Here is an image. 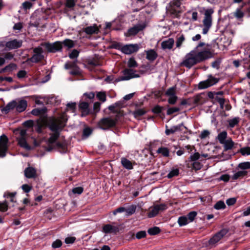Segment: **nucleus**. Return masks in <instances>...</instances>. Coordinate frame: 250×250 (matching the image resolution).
Listing matches in <instances>:
<instances>
[{"mask_svg":"<svg viewBox=\"0 0 250 250\" xmlns=\"http://www.w3.org/2000/svg\"><path fill=\"white\" fill-rule=\"evenodd\" d=\"M205 45V43L200 42L193 50L186 55L181 63L182 65L190 68L197 63L211 58V52Z\"/></svg>","mask_w":250,"mask_h":250,"instance_id":"1","label":"nucleus"},{"mask_svg":"<svg viewBox=\"0 0 250 250\" xmlns=\"http://www.w3.org/2000/svg\"><path fill=\"white\" fill-rule=\"evenodd\" d=\"M66 120L64 114L60 118L54 117L49 118V128L53 132L49 140L51 143H53L57 140L59 136V131L65 125Z\"/></svg>","mask_w":250,"mask_h":250,"instance_id":"2","label":"nucleus"},{"mask_svg":"<svg viewBox=\"0 0 250 250\" xmlns=\"http://www.w3.org/2000/svg\"><path fill=\"white\" fill-rule=\"evenodd\" d=\"M27 106V102L21 98L16 99L8 103L3 108L2 111L7 114L10 111L15 109L16 111L21 113L25 111Z\"/></svg>","mask_w":250,"mask_h":250,"instance_id":"3","label":"nucleus"},{"mask_svg":"<svg viewBox=\"0 0 250 250\" xmlns=\"http://www.w3.org/2000/svg\"><path fill=\"white\" fill-rule=\"evenodd\" d=\"M213 12L214 11L211 8L207 9L205 11V16L203 21V28L202 31V33L204 35L208 33L212 26V15Z\"/></svg>","mask_w":250,"mask_h":250,"instance_id":"4","label":"nucleus"},{"mask_svg":"<svg viewBox=\"0 0 250 250\" xmlns=\"http://www.w3.org/2000/svg\"><path fill=\"white\" fill-rule=\"evenodd\" d=\"M33 51V55L31 58L27 60V62H31L33 63H38L43 60L44 56L43 54V51L41 44L40 46L34 48Z\"/></svg>","mask_w":250,"mask_h":250,"instance_id":"5","label":"nucleus"},{"mask_svg":"<svg viewBox=\"0 0 250 250\" xmlns=\"http://www.w3.org/2000/svg\"><path fill=\"white\" fill-rule=\"evenodd\" d=\"M136 71L132 69H125L123 71V75L116 79V82L128 81L133 78L140 77V75L136 73Z\"/></svg>","mask_w":250,"mask_h":250,"instance_id":"6","label":"nucleus"},{"mask_svg":"<svg viewBox=\"0 0 250 250\" xmlns=\"http://www.w3.org/2000/svg\"><path fill=\"white\" fill-rule=\"evenodd\" d=\"M41 46L45 47L48 52L55 53L62 50V45L60 42H56L54 43L43 42L41 43Z\"/></svg>","mask_w":250,"mask_h":250,"instance_id":"7","label":"nucleus"},{"mask_svg":"<svg viewBox=\"0 0 250 250\" xmlns=\"http://www.w3.org/2000/svg\"><path fill=\"white\" fill-rule=\"evenodd\" d=\"M165 95L168 97L167 102L169 104L173 105L176 103L178 97L176 95L175 86L168 88L166 91Z\"/></svg>","mask_w":250,"mask_h":250,"instance_id":"8","label":"nucleus"},{"mask_svg":"<svg viewBox=\"0 0 250 250\" xmlns=\"http://www.w3.org/2000/svg\"><path fill=\"white\" fill-rule=\"evenodd\" d=\"M116 125V121L110 118L102 119L99 122L98 125L102 129L105 130Z\"/></svg>","mask_w":250,"mask_h":250,"instance_id":"9","label":"nucleus"},{"mask_svg":"<svg viewBox=\"0 0 250 250\" xmlns=\"http://www.w3.org/2000/svg\"><path fill=\"white\" fill-rule=\"evenodd\" d=\"M218 81L216 78L210 75L206 80L199 83L198 84V88L200 89L207 88L216 84L217 83Z\"/></svg>","mask_w":250,"mask_h":250,"instance_id":"10","label":"nucleus"},{"mask_svg":"<svg viewBox=\"0 0 250 250\" xmlns=\"http://www.w3.org/2000/svg\"><path fill=\"white\" fill-rule=\"evenodd\" d=\"M8 138L4 134L0 136V157H4L6 155L8 148Z\"/></svg>","mask_w":250,"mask_h":250,"instance_id":"11","label":"nucleus"},{"mask_svg":"<svg viewBox=\"0 0 250 250\" xmlns=\"http://www.w3.org/2000/svg\"><path fill=\"white\" fill-rule=\"evenodd\" d=\"M228 231L226 229H223L216 233L212 238L208 241L209 245H215L218 242H219L226 234Z\"/></svg>","mask_w":250,"mask_h":250,"instance_id":"12","label":"nucleus"},{"mask_svg":"<svg viewBox=\"0 0 250 250\" xmlns=\"http://www.w3.org/2000/svg\"><path fill=\"white\" fill-rule=\"evenodd\" d=\"M139 48V45L137 44H126L122 47L121 51L125 54H131L136 52Z\"/></svg>","mask_w":250,"mask_h":250,"instance_id":"13","label":"nucleus"},{"mask_svg":"<svg viewBox=\"0 0 250 250\" xmlns=\"http://www.w3.org/2000/svg\"><path fill=\"white\" fill-rule=\"evenodd\" d=\"M22 41L14 39L6 42L5 46L9 50L15 49L20 48L22 45Z\"/></svg>","mask_w":250,"mask_h":250,"instance_id":"14","label":"nucleus"},{"mask_svg":"<svg viewBox=\"0 0 250 250\" xmlns=\"http://www.w3.org/2000/svg\"><path fill=\"white\" fill-rule=\"evenodd\" d=\"M21 137L18 139V144L20 146L25 148L26 150H30L31 147L28 145L25 138V131L22 130L21 131Z\"/></svg>","mask_w":250,"mask_h":250,"instance_id":"15","label":"nucleus"},{"mask_svg":"<svg viewBox=\"0 0 250 250\" xmlns=\"http://www.w3.org/2000/svg\"><path fill=\"white\" fill-rule=\"evenodd\" d=\"M119 231L118 226H113L111 224H106L103 227V231L105 233L116 234Z\"/></svg>","mask_w":250,"mask_h":250,"instance_id":"16","label":"nucleus"},{"mask_svg":"<svg viewBox=\"0 0 250 250\" xmlns=\"http://www.w3.org/2000/svg\"><path fill=\"white\" fill-rule=\"evenodd\" d=\"M83 31L87 35L97 34L99 32V28L96 24L83 28Z\"/></svg>","mask_w":250,"mask_h":250,"instance_id":"17","label":"nucleus"},{"mask_svg":"<svg viewBox=\"0 0 250 250\" xmlns=\"http://www.w3.org/2000/svg\"><path fill=\"white\" fill-rule=\"evenodd\" d=\"M46 126L49 127V119H42L38 122L37 125L35 126V129L37 132L40 133L42 132V127Z\"/></svg>","mask_w":250,"mask_h":250,"instance_id":"18","label":"nucleus"},{"mask_svg":"<svg viewBox=\"0 0 250 250\" xmlns=\"http://www.w3.org/2000/svg\"><path fill=\"white\" fill-rule=\"evenodd\" d=\"M145 28L144 24H137L128 30V34L129 36L135 35L139 32Z\"/></svg>","mask_w":250,"mask_h":250,"instance_id":"19","label":"nucleus"},{"mask_svg":"<svg viewBox=\"0 0 250 250\" xmlns=\"http://www.w3.org/2000/svg\"><path fill=\"white\" fill-rule=\"evenodd\" d=\"M145 52L146 54V59L150 62L154 61L158 57L157 52L154 49L145 50Z\"/></svg>","mask_w":250,"mask_h":250,"instance_id":"20","label":"nucleus"},{"mask_svg":"<svg viewBox=\"0 0 250 250\" xmlns=\"http://www.w3.org/2000/svg\"><path fill=\"white\" fill-rule=\"evenodd\" d=\"M174 41L172 38H169L167 40L163 41L161 43L162 48L163 49H170L172 48Z\"/></svg>","mask_w":250,"mask_h":250,"instance_id":"21","label":"nucleus"},{"mask_svg":"<svg viewBox=\"0 0 250 250\" xmlns=\"http://www.w3.org/2000/svg\"><path fill=\"white\" fill-rule=\"evenodd\" d=\"M222 145H223L224 151H227L233 148L234 146V143L231 138H229Z\"/></svg>","mask_w":250,"mask_h":250,"instance_id":"22","label":"nucleus"},{"mask_svg":"<svg viewBox=\"0 0 250 250\" xmlns=\"http://www.w3.org/2000/svg\"><path fill=\"white\" fill-rule=\"evenodd\" d=\"M36 170L32 167H28L24 170V175L28 178H33L36 176Z\"/></svg>","mask_w":250,"mask_h":250,"instance_id":"23","label":"nucleus"},{"mask_svg":"<svg viewBox=\"0 0 250 250\" xmlns=\"http://www.w3.org/2000/svg\"><path fill=\"white\" fill-rule=\"evenodd\" d=\"M183 126V124H180L177 125L172 126L169 129H167L166 130L165 133L167 135H169L170 134L174 133L175 132L179 131L181 130V128Z\"/></svg>","mask_w":250,"mask_h":250,"instance_id":"24","label":"nucleus"},{"mask_svg":"<svg viewBox=\"0 0 250 250\" xmlns=\"http://www.w3.org/2000/svg\"><path fill=\"white\" fill-rule=\"evenodd\" d=\"M121 162L122 166L128 170L133 169V167L132 162L128 160V159H127L126 158L124 157L121 158Z\"/></svg>","mask_w":250,"mask_h":250,"instance_id":"25","label":"nucleus"},{"mask_svg":"<svg viewBox=\"0 0 250 250\" xmlns=\"http://www.w3.org/2000/svg\"><path fill=\"white\" fill-rule=\"evenodd\" d=\"M158 154H160L162 156L165 157H168L169 155V150L168 148L166 147H160L156 151Z\"/></svg>","mask_w":250,"mask_h":250,"instance_id":"26","label":"nucleus"},{"mask_svg":"<svg viewBox=\"0 0 250 250\" xmlns=\"http://www.w3.org/2000/svg\"><path fill=\"white\" fill-rule=\"evenodd\" d=\"M228 133L226 131H223L219 133L217 137L220 144H222L227 140Z\"/></svg>","mask_w":250,"mask_h":250,"instance_id":"27","label":"nucleus"},{"mask_svg":"<svg viewBox=\"0 0 250 250\" xmlns=\"http://www.w3.org/2000/svg\"><path fill=\"white\" fill-rule=\"evenodd\" d=\"M223 94V92L222 91L217 92L215 93L216 96L214 98L215 100L219 104L221 108H223L224 107L225 99L223 98L219 97L218 95H222Z\"/></svg>","mask_w":250,"mask_h":250,"instance_id":"28","label":"nucleus"},{"mask_svg":"<svg viewBox=\"0 0 250 250\" xmlns=\"http://www.w3.org/2000/svg\"><path fill=\"white\" fill-rule=\"evenodd\" d=\"M248 172L246 170H241L235 173L232 176L233 180H237L240 178H242L247 175Z\"/></svg>","mask_w":250,"mask_h":250,"instance_id":"29","label":"nucleus"},{"mask_svg":"<svg viewBox=\"0 0 250 250\" xmlns=\"http://www.w3.org/2000/svg\"><path fill=\"white\" fill-rule=\"evenodd\" d=\"M88 104L87 102H81L79 104V107L83 110L82 113V116H83L84 114H87L88 111Z\"/></svg>","mask_w":250,"mask_h":250,"instance_id":"30","label":"nucleus"},{"mask_svg":"<svg viewBox=\"0 0 250 250\" xmlns=\"http://www.w3.org/2000/svg\"><path fill=\"white\" fill-rule=\"evenodd\" d=\"M149 212L148 213V217L149 218H153L156 216L159 213L155 205L149 208Z\"/></svg>","mask_w":250,"mask_h":250,"instance_id":"31","label":"nucleus"},{"mask_svg":"<svg viewBox=\"0 0 250 250\" xmlns=\"http://www.w3.org/2000/svg\"><path fill=\"white\" fill-rule=\"evenodd\" d=\"M17 65L15 63H11L9 64V65L6 66L4 68H2L1 70L0 71V72H4L6 71H12L16 69L17 68Z\"/></svg>","mask_w":250,"mask_h":250,"instance_id":"32","label":"nucleus"},{"mask_svg":"<svg viewBox=\"0 0 250 250\" xmlns=\"http://www.w3.org/2000/svg\"><path fill=\"white\" fill-rule=\"evenodd\" d=\"M77 60H76V61H74L73 62H68L65 63L64 68L66 69H68L70 68L72 69V68H76V67H78L77 66Z\"/></svg>","mask_w":250,"mask_h":250,"instance_id":"33","label":"nucleus"},{"mask_svg":"<svg viewBox=\"0 0 250 250\" xmlns=\"http://www.w3.org/2000/svg\"><path fill=\"white\" fill-rule=\"evenodd\" d=\"M228 122L229 123V126L231 128H233L239 123V118L235 117L232 119L228 120Z\"/></svg>","mask_w":250,"mask_h":250,"instance_id":"34","label":"nucleus"},{"mask_svg":"<svg viewBox=\"0 0 250 250\" xmlns=\"http://www.w3.org/2000/svg\"><path fill=\"white\" fill-rule=\"evenodd\" d=\"M136 209V206L131 205V206H129L127 208H125V211L126 212V215L127 216H129V215L133 214V213H135Z\"/></svg>","mask_w":250,"mask_h":250,"instance_id":"35","label":"nucleus"},{"mask_svg":"<svg viewBox=\"0 0 250 250\" xmlns=\"http://www.w3.org/2000/svg\"><path fill=\"white\" fill-rule=\"evenodd\" d=\"M96 96L98 100H99L103 103L105 102L106 100V93L105 92H98L97 93Z\"/></svg>","mask_w":250,"mask_h":250,"instance_id":"36","label":"nucleus"},{"mask_svg":"<svg viewBox=\"0 0 250 250\" xmlns=\"http://www.w3.org/2000/svg\"><path fill=\"white\" fill-rule=\"evenodd\" d=\"M179 174V170L178 168H173L172 169L167 175V177L170 179L173 177L177 176Z\"/></svg>","mask_w":250,"mask_h":250,"instance_id":"37","label":"nucleus"},{"mask_svg":"<svg viewBox=\"0 0 250 250\" xmlns=\"http://www.w3.org/2000/svg\"><path fill=\"white\" fill-rule=\"evenodd\" d=\"M238 167L243 170L250 169V162H245L241 163L238 165Z\"/></svg>","mask_w":250,"mask_h":250,"instance_id":"38","label":"nucleus"},{"mask_svg":"<svg viewBox=\"0 0 250 250\" xmlns=\"http://www.w3.org/2000/svg\"><path fill=\"white\" fill-rule=\"evenodd\" d=\"M178 222L180 226H183L188 224L189 221L186 216H181L179 218Z\"/></svg>","mask_w":250,"mask_h":250,"instance_id":"39","label":"nucleus"},{"mask_svg":"<svg viewBox=\"0 0 250 250\" xmlns=\"http://www.w3.org/2000/svg\"><path fill=\"white\" fill-rule=\"evenodd\" d=\"M239 152L241 153L243 156L250 155V147H244L240 149Z\"/></svg>","mask_w":250,"mask_h":250,"instance_id":"40","label":"nucleus"},{"mask_svg":"<svg viewBox=\"0 0 250 250\" xmlns=\"http://www.w3.org/2000/svg\"><path fill=\"white\" fill-rule=\"evenodd\" d=\"M160 232V229L157 227L150 228L148 230V233L151 235H156Z\"/></svg>","mask_w":250,"mask_h":250,"instance_id":"41","label":"nucleus"},{"mask_svg":"<svg viewBox=\"0 0 250 250\" xmlns=\"http://www.w3.org/2000/svg\"><path fill=\"white\" fill-rule=\"evenodd\" d=\"M180 108L178 107H171L167 108V115H170L175 112L179 111Z\"/></svg>","mask_w":250,"mask_h":250,"instance_id":"42","label":"nucleus"},{"mask_svg":"<svg viewBox=\"0 0 250 250\" xmlns=\"http://www.w3.org/2000/svg\"><path fill=\"white\" fill-rule=\"evenodd\" d=\"M214 208L218 210L224 209L226 208V205L224 201H219L214 205Z\"/></svg>","mask_w":250,"mask_h":250,"instance_id":"43","label":"nucleus"},{"mask_svg":"<svg viewBox=\"0 0 250 250\" xmlns=\"http://www.w3.org/2000/svg\"><path fill=\"white\" fill-rule=\"evenodd\" d=\"M234 16L238 19L242 18L244 16V13L241 11V8H237L234 13Z\"/></svg>","mask_w":250,"mask_h":250,"instance_id":"44","label":"nucleus"},{"mask_svg":"<svg viewBox=\"0 0 250 250\" xmlns=\"http://www.w3.org/2000/svg\"><path fill=\"white\" fill-rule=\"evenodd\" d=\"M145 113H146V111L144 110H143L142 109H139L136 110L134 112V116L135 118H138L143 116Z\"/></svg>","mask_w":250,"mask_h":250,"instance_id":"45","label":"nucleus"},{"mask_svg":"<svg viewBox=\"0 0 250 250\" xmlns=\"http://www.w3.org/2000/svg\"><path fill=\"white\" fill-rule=\"evenodd\" d=\"M200 155L198 152H195L191 154L189 157V161L191 162H196L200 158Z\"/></svg>","mask_w":250,"mask_h":250,"instance_id":"46","label":"nucleus"},{"mask_svg":"<svg viewBox=\"0 0 250 250\" xmlns=\"http://www.w3.org/2000/svg\"><path fill=\"white\" fill-rule=\"evenodd\" d=\"M196 215L197 212L196 211H193L188 213L187 215V216L186 217H187L189 222H191L193 221Z\"/></svg>","mask_w":250,"mask_h":250,"instance_id":"47","label":"nucleus"},{"mask_svg":"<svg viewBox=\"0 0 250 250\" xmlns=\"http://www.w3.org/2000/svg\"><path fill=\"white\" fill-rule=\"evenodd\" d=\"M155 206L157 208L158 213H159L160 211H163L165 210L167 208V205L166 204H157Z\"/></svg>","mask_w":250,"mask_h":250,"instance_id":"48","label":"nucleus"},{"mask_svg":"<svg viewBox=\"0 0 250 250\" xmlns=\"http://www.w3.org/2000/svg\"><path fill=\"white\" fill-rule=\"evenodd\" d=\"M185 41V37L183 35H181L178 37L176 42V47L179 48L181 47L183 42Z\"/></svg>","mask_w":250,"mask_h":250,"instance_id":"49","label":"nucleus"},{"mask_svg":"<svg viewBox=\"0 0 250 250\" xmlns=\"http://www.w3.org/2000/svg\"><path fill=\"white\" fill-rule=\"evenodd\" d=\"M127 66L129 67H135L137 66V63L133 58H130L127 62Z\"/></svg>","mask_w":250,"mask_h":250,"instance_id":"50","label":"nucleus"},{"mask_svg":"<svg viewBox=\"0 0 250 250\" xmlns=\"http://www.w3.org/2000/svg\"><path fill=\"white\" fill-rule=\"evenodd\" d=\"M202 164L197 161L193 162L192 164L191 168L195 170H199L202 168Z\"/></svg>","mask_w":250,"mask_h":250,"instance_id":"51","label":"nucleus"},{"mask_svg":"<svg viewBox=\"0 0 250 250\" xmlns=\"http://www.w3.org/2000/svg\"><path fill=\"white\" fill-rule=\"evenodd\" d=\"M62 44L63 43L64 46L68 47V48H72L74 46V42H73L69 39H66L64 40L63 42H62Z\"/></svg>","mask_w":250,"mask_h":250,"instance_id":"52","label":"nucleus"},{"mask_svg":"<svg viewBox=\"0 0 250 250\" xmlns=\"http://www.w3.org/2000/svg\"><path fill=\"white\" fill-rule=\"evenodd\" d=\"M164 107L163 106L157 105L153 108L152 112L155 114H159L161 113Z\"/></svg>","mask_w":250,"mask_h":250,"instance_id":"53","label":"nucleus"},{"mask_svg":"<svg viewBox=\"0 0 250 250\" xmlns=\"http://www.w3.org/2000/svg\"><path fill=\"white\" fill-rule=\"evenodd\" d=\"M92 129L89 127L85 128L83 132V135L84 137H88L92 133Z\"/></svg>","mask_w":250,"mask_h":250,"instance_id":"54","label":"nucleus"},{"mask_svg":"<svg viewBox=\"0 0 250 250\" xmlns=\"http://www.w3.org/2000/svg\"><path fill=\"white\" fill-rule=\"evenodd\" d=\"M79 54V52L76 49H74L72 51L71 53L69 55V57L70 59L77 58Z\"/></svg>","mask_w":250,"mask_h":250,"instance_id":"55","label":"nucleus"},{"mask_svg":"<svg viewBox=\"0 0 250 250\" xmlns=\"http://www.w3.org/2000/svg\"><path fill=\"white\" fill-rule=\"evenodd\" d=\"M8 209V205L6 201L0 203V211H6Z\"/></svg>","mask_w":250,"mask_h":250,"instance_id":"56","label":"nucleus"},{"mask_svg":"<svg viewBox=\"0 0 250 250\" xmlns=\"http://www.w3.org/2000/svg\"><path fill=\"white\" fill-rule=\"evenodd\" d=\"M23 28V25L22 23L21 22H18L14 24L13 29L14 31L18 30V31H20L22 28Z\"/></svg>","mask_w":250,"mask_h":250,"instance_id":"57","label":"nucleus"},{"mask_svg":"<svg viewBox=\"0 0 250 250\" xmlns=\"http://www.w3.org/2000/svg\"><path fill=\"white\" fill-rule=\"evenodd\" d=\"M83 189L82 187H79L73 188L72 192L74 194H80L83 192Z\"/></svg>","mask_w":250,"mask_h":250,"instance_id":"58","label":"nucleus"},{"mask_svg":"<svg viewBox=\"0 0 250 250\" xmlns=\"http://www.w3.org/2000/svg\"><path fill=\"white\" fill-rule=\"evenodd\" d=\"M22 5L23 9H24L25 10H27L30 9L32 7V4L30 1H26L22 3Z\"/></svg>","mask_w":250,"mask_h":250,"instance_id":"59","label":"nucleus"},{"mask_svg":"<svg viewBox=\"0 0 250 250\" xmlns=\"http://www.w3.org/2000/svg\"><path fill=\"white\" fill-rule=\"evenodd\" d=\"M62 245V241L60 240H56L52 244L53 248H58L60 247Z\"/></svg>","mask_w":250,"mask_h":250,"instance_id":"60","label":"nucleus"},{"mask_svg":"<svg viewBox=\"0 0 250 250\" xmlns=\"http://www.w3.org/2000/svg\"><path fill=\"white\" fill-rule=\"evenodd\" d=\"M22 189L26 193H28L32 189V187L27 184H24L21 186Z\"/></svg>","mask_w":250,"mask_h":250,"instance_id":"61","label":"nucleus"},{"mask_svg":"<svg viewBox=\"0 0 250 250\" xmlns=\"http://www.w3.org/2000/svg\"><path fill=\"white\" fill-rule=\"evenodd\" d=\"M146 235V232L145 231H140L136 233V237L137 239H141L145 237Z\"/></svg>","mask_w":250,"mask_h":250,"instance_id":"62","label":"nucleus"},{"mask_svg":"<svg viewBox=\"0 0 250 250\" xmlns=\"http://www.w3.org/2000/svg\"><path fill=\"white\" fill-rule=\"evenodd\" d=\"M26 74L27 73L25 70H20L17 73V77L20 79H21L25 77Z\"/></svg>","mask_w":250,"mask_h":250,"instance_id":"63","label":"nucleus"},{"mask_svg":"<svg viewBox=\"0 0 250 250\" xmlns=\"http://www.w3.org/2000/svg\"><path fill=\"white\" fill-rule=\"evenodd\" d=\"M236 201V200L235 198H230L227 200L226 204L228 206H232L234 205Z\"/></svg>","mask_w":250,"mask_h":250,"instance_id":"64","label":"nucleus"}]
</instances>
